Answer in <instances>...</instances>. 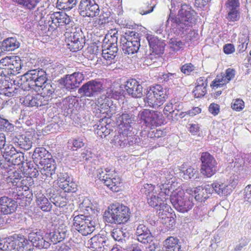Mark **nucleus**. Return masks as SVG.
Here are the masks:
<instances>
[{
    "label": "nucleus",
    "mask_w": 251,
    "mask_h": 251,
    "mask_svg": "<svg viewBox=\"0 0 251 251\" xmlns=\"http://www.w3.org/2000/svg\"><path fill=\"white\" fill-rule=\"evenodd\" d=\"M76 185L75 183L71 181V179L64 183H59V187L63 189L65 192H75Z\"/></svg>",
    "instance_id": "57"
},
{
    "label": "nucleus",
    "mask_w": 251,
    "mask_h": 251,
    "mask_svg": "<svg viewBox=\"0 0 251 251\" xmlns=\"http://www.w3.org/2000/svg\"><path fill=\"white\" fill-rule=\"evenodd\" d=\"M99 0H80L78 10L83 17H94L98 16L100 10Z\"/></svg>",
    "instance_id": "9"
},
{
    "label": "nucleus",
    "mask_w": 251,
    "mask_h": 251,
    "mask_svg": "<svg viewBox=\"0 0 251 251\" xmlns=\"http://www.w3.org/2000/svg\"><path fill=\"white\" fill-rule=\"evenodd\" d=\"M130 209L119 203L110 204L105 210L103 219L106 223L121 225L126 223L130 217Z\"/></svg>",
    "instance_id": "3"
},
{
    "label": "nucleus",
    "mask_w": 251,
    "mask_h": 251,
    "mask_svg": "<svg viewBox=\"0 0 251 251\" xmlns=\"http://www.w3.org/2000/svg\"><path fill=\"white\" fill-rule=\"evenodd\" d=\"M161 55H157L156 52L151 51L150 54H148L146 57L144 62L146 65H151L152 63L156 62L157 60L159 58Z\"/></svg>",
    "instance_id": "60"
},
{
    "label": "nucleus",
    "mask_w": 251,
    "mask_h": 251,
    "mask_svg": "<svg viewBox=\"0 0 251 251\" xmlns=\"http://www.w3.org/2000/svg\"><path fill=\"white\" fill-rule=\"evenodd\" d=\"M77 0H57V6L59 9L70 10L76 5Z\"/></svg>",
    "instance_id": "47"
},
{
    "label": "nucleus",
    "mask_w": 251,
    "mask_h": 251,
    "mask_svg": "<svg viewBox=\"0 0 251 251\" xmlns=\"http://www.w3.org/2000/svg\"><path fill=\"white\" fill-rule=\"evenodd\" d=\"M211 194L215 191L216 193L220 196H227L231 192V189H229L228 186L224 183L220 182H215L210 185Z\"/></svg>",
    "instance_id": "31"
},
{
    "label": "nucleus",
    "mask_w": 251,
    "mask_h": 251,
    "mask_svg": "<svg viewBox=\"0 0 251 251\" xmlns=\"http://www.w3.org/2000/svg\"><path fill=\"white\" fill-rule=\"evenodd\" d=\"M68 228L64 225H59L52 231L46 234V238L53 244H56L64 239L68 235Z\"/></svg>",
    "instance_id": "19"
},
{
    "label": "nucleus",
    "mask_w": 251,
    "mask_h": 251,
    "mask_svg": "<svg viewBox=\"0 0 251 251\" xmlns=\"http://www.w3.org/2000/svg\"><path fill=\"white\" fill-rule=\"evenodd\" d=\"M50 201L56 206L59 207H63L66 205V200L65 197L57 194V195H53L50 198Z\"/></svg>",
    "instance_id": "51"
},
{
    "label": "nucleus",
    "mask_w": 251,
    "mask_h": 251,
    "mask_svg": "<svg viewBox=\"0 0 251 251\" xmlns=\"http://www.w3.org/2000/svg\"><path fill=\"white\" fill-rule=\"evenodd\" d=\"M123 85L119 86L118 87H110L107 90L106 97L111 98L115 99H118L121 96L124 92Z\"/></svg>",
    "instance_id": "41"
},
{
    "label": "nucleus",
    "mask_w": 251,
    "mask_h": 251,
    "mask_svg": "<svg viewBox=\"0 0 251 251\" xmlns=\"http://www.w3.org/2000/svg\"><path fill=\"white\" fill-rule=\"evenodd\" d=\"M169 196L174 208L180 212H187L194 206L192 197L187 198L182 190L173 191Z\"/></svg>",
    "instance_id": "5"
},
{
    "label": "nucleus",
    "mask_w": 251,
    "mask_h": 251,
    "mask_svg": "<svg viewBox=\"0 0 251 251\" xmlns=\"http://www.w3.org/2000/svg\"><path fill=\"white\" fill-rule=\"evenodd\" d=\"M14 130V126L8 120L0 115V131L11 132Z\"/></svg>",
    "instance_id": "46"
},
{
    "label": "nucleus",
    "mask_w": 251,
    "mask_h": 251,
    "mask_svg": "<svg viewBox=\"0 0 251 251\" xmlns=\"http://www.w3.org/2000/svg\"><path fill=\"white\" fill-rule=\"evenodd\" d=\"M17 201L7 196L0 198V214L8 215L14 213L17 208Z\"/></svg>",
    "instance_id": "18"
},
{
    "label": "nucleus",
    "mask_w": 251,
    "mask_h": 251,
    "mask_svg": "<svg viewBox=\"0 0 251 251\" xmlns=\"http://www.w3.org/2000/svg\"><path fill=\"white\" fill-rule=\"evenodd\" d=\"M51 154L44 148H36L33 153L32 158L35 163L40 164V161L50 157Z\"/></svg>",
    "instance_id": "36"
},
{
    "label": "nucleus",
    "mask_w": 251,
    "mask_h": 251,
    "mask_svg": "<svg viewBox=\"0 0 251 251\" xmlns=\"http://www.w3.org/2000/svg\"><path fill=\"white\" fill-rule=\"evenodd\" d=\"M18 4L23 5L25 8L31 10L34 9L41 0H12Z\"/></svg>",
    "instance_id": "54"
},
{
    "label": "nucleus",
    "mask_w": 251,
    "mask_h": 251,
    "mask_svg": "<svg viewBox=\"0 0 251 251\" xmlns=\"http://www.w3.org/2000/svg\"><path fill=\"white\" fill-rule=\"evenodd\" d=\"M2 47L5 51H13L20 46V42L16 37L7 38L3 40Z\"/></svg>",
    "instance_id": "35"
},
{
    "label": "nucleus",
    "mask_w": 251,
    "mask_h": 251,
    "mask_svg": "<svg viewBox=\"0 0 251 251\" xmlns=\"http://www.w3.org/2000/svg\"><path fill=\"white\" fill-rule=\"evenodd\" d=\"M33 250L34 248L29 240L22 239V241H19L17 251H33Z\"/></svg>",
    "instance_id": "50"
},
{
    "label": "nucleus",
    "mask_w": 251,
    "mask_h": 251,
    "mask_svg": "<svg viewBox=\"0 0 251 251\" xmlns=\"http://www.w3.org/2000/svg\"><path fill=\"white\" fill-rule=\"evenodd\" d=\"M201 171L204 176L210 177L217 171V162L214 157L207 152H202L201 156Z\"/></svg>",
    "instance_id": "10"
},
{
    "label": "nucleus",
    "mask_w": 251,
    "mask_h": 251,
    "mask_svg": "<svg viewBox=\"0 0 251 251\" xmlns=\"http://www.w3.org/2000/svg\"><path fill=\"white\" fill-rule=\"evenodd\" d=\"M36 203L44 211H49L51 208V205L48 199L42 193L36 195Z\"/></svg>",
    "instance_id": "38"
},
{
    "label": "nucleus",
    "mask_w": 251,
    "mask_h": 251,
    "mask_svg": "<svg viewBox=\"0 0 251 251\" xmlns=\"http://www.w3.org/2000/svg\"><path fill=\"white\" fill-rule=\"evenodd\" d=\"M206 87H201L199 86V85H196L194 90L193 91V93L194 94V96L196 98H201L205 95L206 93Z\"/></svg>",
    "instance_id": "62"
},
{
    "label": "nucleus",
    "mask_w": 251,
    "mask_h": 251,
    "mask_svg": "<svg viewBox=\"0 0 251 251\" xmlns=\"http://www.w3.org/2000/svg\"><path fill=\"white\" fill-rule=\"evenodd\" d=\"M231 107L233 109L239 111L244 108V102L239 99L233 100L231 103Z\"/></svg>",
    "instance_id": "61"
},
{
    "label": "nucleus",
    "mask_w": 251,
    "mask_h": 251,
    "mask_svg": "<svg viewBox=\"0 0 251 251\" xmlns=\"http://www.w3.org/2000/svg\"><path fill=\"white\" fill-rule=\"evenodd\" d=\"M126 132H127V131L126 130L122 132L118 131V132L115 133L113 138L111 140V143L114 144L116 146L120 147L123 140H125Z\"/></svg>",
    "instance_id": "52"
},
{
    "label": "nucleus",
    "mask_w": 251,
    "mask_h": 251,
    "mask_svg": "<svg viewBox=\"0 0 251 251\" xmlns=\"http://www.w3.org/2000/svg\"><path fill=\"white\" fill-rule=\"evenodd\" d=\"M162 115L158 111L144 109L139 114L140 119L147 126H155L161 122Z\"/></svg>",
    "instance_id": "14"
},
{
    "label": "nucleus",
    "mask_w": 251,
    "mask_h": 251,
    "mask_svg": "<svg viewBox=\"0 0 251 251\" xmlns=\"http://www.w3.org/2000/svg\"><path fill=\"white\" fill-rule=\"evenodd\" d=\"M181 173L183 174L184 178L185 179H196L199 178V172L193 167H190L186 170L182 171Z\"/></svg>",
    "instance_id": "49"
},
{
    "label": "nucleus",
    "mask_w": 251,
    "mask_h": 251,
    "mask_svg": "<svg viewBox=\"0 0 251 251\" xmlns=\"http://www.w3.org/2000/svg\"><path fill=\"white\" fill-rule=\"evenodd\" d=\"M108 241L107 237L100 234L96 235L88 241V247L94 250L101 251V249H105L108 246Z\"/></svg>",
    "instance_id": "20"
},
{
    "label": "nucleus",
    "mask_w": 251,
    "mask_h": 251,
    "mask_svg": "<svg viewBox=\"0 0 251 251\" xmlns=\"http://www.w3.org/2000/svg\"><path fill=\"white\" fill-rule=\"evenodd\" d=\"M125 140H123L120 147L124 148L126 146H131L136 143L137 140V137L134 135H128L127 132H126V136H125Z\"/></svg>",
    "instance_id": "59"
},
{
    "label": "nucleus",
    "mask_w": 251,
    "mask_h": 251,
    "mask_svg": "<svg viewBox=\"0 0 251 251\" xmlns=\"http://www.w3.org/2000/svg\"><path fill=\"white\" fill-rule=\"evenodd\" d=\"M84 72H75L71 75H66L58 80L57 82L61 88L71 91L78 88L84 80Z\"/></svg>",
    "instance_id": "7"
},
{
    "label": "nucleus",
    "mask_w": 251,
    "mask_h": 251,
    "mask_svg": "<svg viewBox=\"0 0 251 251\" xmlns=\"http://www.w3.org/2000/svg\"><path fill=\"white\" fill-rule=\"evenodd\" d=\"M0 94L11 97L18 95H21V89L13 86L9 83V80L6 79L0 80Z\"/></svg>",
    "instance_id": "26"
},
{
    "label": "nucleus",
    "mask_w": 251,
    "mask_h": 251,
    "mask_svg": "<svg viewBox=\"0 0 251 251\" xmlns=\"http://www.w3.org/2000/svg\"><path fill=\"white\" fill-rule=\"evenodd\" d=\"M98 177L112 191L119 192L120 190L121 179L119 176L110 174H106L102 169L98 170Z\"/></svg>",
    "instance_id": "12"
},
{
    "label": "nucleus",
    "mask_w": 251,
    "mask_h": 251,
    "mask_svg": "<svg viewBox=\"0 0 251 251\" xmlns=\"http://www.w3.org/2000/svg\"><path fill=\"white\" fill-rule=\"evenodd\" d=\"M228 9V14L226 19L229 21L235 22L240 19V12L239 8H227Z\"/></svg>",
    "instance_id": "55"
},
{
    "label": "nucleus",
    "mask_w": 251,
    "mask_h": 251,
    "mask_svg": "<svg viewBox=\"0 0 251 251\" xmlns=\"http://www.w3.org/2000/svg\"><path fill=\"white\" fill-rule=\"evenodd\" d=\"M28 239L32 244L33 247L41 249H48L50 243L49 241H47L39 232H31L28 234Z\"/></svg>",
    "instance_id": "23"
},
{
    "label": "nucleus",
    "mask_w": 251,
    "mask_h": 251,
    "mask_svg": "<svg viewBox=\"0 0 251 251\" xmlns=\"http://www.w3.org/2000/svg\"><path fill=\"white\" fill-rule=\"evenodd\" d=\"M151 51L156 52L157 55H162L164 53L165 43L157 37L148 34L147 36Z\"/></svg>",
    "instance_id": "27"
},
{
    "label": "nucleus",
    "mask_w": 251,
    "mask_h": 251,
    "mask_svg": "<svg viewBox=\"0 0 251 251\" xmlns=\"http://www.w3.org/2000/svg\"><path fill=\"white\" fill-rule=\"evenodd\" d=\"M16 146L19 147L24 150H28L32 147V141L30 139L25 135H19L13 139Z\"/></svg>",
    "instance_id": "32"
},
{
    "label": "nucleus",
    "mask_w": 251,
    "mask_h": 251,
    "mask_svg": "<svg viewBox=\"0 0 251 251\" xmlns=\"http://www.w3.org/2000/svg\"><path fill=\"white\" fill-rule=\"evenodd\" d=\"M135 116L131 112H125L123 113L119 117V120L121 121V124L123 125L126 128L131 127L132 124L135 122Z\"/></svg>",
    "instance_id": "39"
},
{
    "label": "nucleus",
    "mask_w": 251,
    "mask_h": 251,
    "mask_svg": "<svg viewBox=\"0 0 251 251\" xmlns=\"http://www.w3.org/2000/svg\"><path fill=\"white\" fill-rule=\"evenodd\" d=\"M68 143V147L73 151H76L77 149L81 148L84 145L83 139L81 138L70 140Z\"/></svg>",
    "instance_id": "53"
},
{
    "label": "nucleus",
    "mask_w": 251,
    "mask_h": 251,
    "mask_svg": "<svg viewBox=\"0 0 251 251\" xmlns=\"http://www.w3.org/2000/svg\"><path fill=\"white\" fill-rule=\"evenodd\" d=\"M166 251H181L179 240L174 237H169L164 242Z\"/></svg>",
    "instance_id": "33"
},
{
    "label": "nucleus",
    "mask_w": 251,
    "mask_h": 251,
    "mask_svg": "<svg viewBox=\"0 0 251 251\" xmlns=\"http://www.w3.org/2000/svg\"><path fill=\"white\" fill-rule=\"evenodd\" d=\"M1 151V154L4 157L5 160L8 161V159H11L13 156L17 154L18 151L11 144H5L4 147Z\"/></svg>",
    "instance_id": "42"
},
{
    "label": "nucleus",
    "mask_w": 251,
    "mask_h": 251,
    "mask_svg": "<svg viewBox=\"0 0 251 251\" xmlns=\"http://www.w3.org/2000/svg\"><path fill=\"white\" fill-rule=\"evenodd\" d=\"M123 86L127 93L132 97L140 98L143 96V87L136 79H128Z\"/></svg>",
    "instance_id": "15"
},
{
    "label": "nucleus",
    "mask_w": 251,
    "mask_h": 251,
    "mask_svg": "<svg viewBox=\"0 0 251 251\" xmlns=\"http://www.w3.org/2000/svg\"><path fill=\"white\" fill-rule=\"evenodd\" d=\"M210 185H205L204 186H200L193 189H188L186 191L188 193L195 197L196 201H204L211 194Z\"/></svg>",
    "instance_id": "16"
},
{
    "label": "nucleus",
    "mask_w": 251,
    "mask_h": 251,
    "mask_svg": "<svg viewBox=\"0 0 251 251\" xmlns=\"http://www.w3.org/2000/svg\"><path fill=\"white\" fill-rule=\"evenodd\" d=\"M8 161L11 162L14 165H23L25 162L24 153L21 151H18L11 159H8Z\"/></svg>",
    "instance_id": "56"
},
{
    "label": "nucleus",
    "mask_w": 251,
    "mask_h": 251,
    "mask_svg": "<svg viewBox=\"0 0 251 251\" xmlns=\"http://www.w3.org/2000/svg\"><path fill=\"white\" fill-rule=\"evenodd\" d=\"M87 201L89 203L88 200L84 201L81 204V207H85L88 215L83 214L78 215L73 218V226L75 230H77L83 236L91 234L95 230L96 223L92 213H95V210L89 206L86 205Z\"/></svg>",
    "instance_id": "2"
},
{
    "label": "nucleus",
    "mask_w": 251,
    "mask_h": 251,
    "mask_svg": "<svg viewBox=\"0 0 251 251\" xmlns=\"http://www.w3.org/2000/svg\"><path fill=\"white\" fill-rule=\"evenodd\" d=\"M110 235L114 240L119 242L122 248H127L126 241L129 239V233L122 228H115L111 231Z\"/></svg>",
    "instance_id": "25"
},
{
    "label": "nucleus",
    "mask_w": 251,
    "mask_h": 251,
    "mask_svg": "<svg viewBox=\"0 0 251 251\" xmlns=\"http://www.w3.org/2000/svg\"><path fill=\"white\" fill-rule=\"evenodd\" d=\"M25 73L20 77H17L15 79H11L9 81V83L11 84L13 87H16L21 89V94L24 91L29 90L27 81L25 77Z\"/></svg>",
    "instance_id": "34"
},
{
    "label": "nucleus",
    "mask_w": 251,
    "mask_h": 251,
    "mask_svg": "<svg viewBox=\"0 0 251 251\" xmlns=\"http://www.w3.org/2000/svg\"><path fill=\"white\" fill-rule=\"evenodd\" d=\"M102 82L92 79L84 83L78 90V93L84 97L93 98L98 96L103 91Z\"/></svg>",
    "instance_id": "8"
},
{
    "label": "nucleus",
    "mask_w": 251,
    "mask_h": 251,
    "mask_svg": "<svg viewBox=\"0 0 251 251\" xmlns=\"http://www.w3.org/2000/svg\"><path fill=\"white\" fill-rule=\"evenodd\" d=\"M107 119L102 118L100 120V124L97 125L98 134L102 133L105 136L111 133V130L109 128L110 126L108 124L103 125L102 122L107 123Z\"/></svg>",
    "instance_id": "48"
},
{
    "label": "nucleus",
    "mask_w": 251,
    "mask_h": 251,
    "mask_svg": "<svg viewBox=\"0 0 251 251\" xmlns=\"http://www.w3.org/2000/svg\"><path fill=\"white\" fill-rule=\"evenodd\" d=\"M55 85L50 83H47L44 84L42 88V92L40 95L42 96L44 100H47V104L49 101H51L52 99H55L57 95L55 92Z\"/></svg>",
    "instance_id": "30"
},
{
    "label": "nucleus",
    "mask_w": 251,
    "mask_h": 251,
    "mask_svg": "<svg viewBox=\"0 0 251 251\" xmlns=\"http://www.w3.org/2000/svg\"><path fill=\"white\" fill-rule=\"evenodd\" d=\"M155 5L156 4L153 3L152 0H150L142 4L141 6L138 9V12L142 15L148 14L153 11Z\"/></svg>",
    "instance_id": "43"
},
{
    "label": "nucleus",
    "mask_w": 251,
    "mask_h": 251,
    "mask_svg": "<svg viewBox=\"0 0 251 251\" xmlns=\"http://www.w3.org/2000/svg\"><path fill=\"white\" fill-rule=\"evenodd\" d=\"M29 90L35 89L36 87H42L48 82L46 70L42 68L31 69L25 73Z\"/></svg>",
    "instance_id": "6"
},
{
    "label": "nucleus",
    "mask_w": 251,
    "mask_h": 251,
    "mask_svg": "<svg viewBox=\"0 0 251 251\" xmlns=\"http://www.w3.org/2000/svg\"><path fill=\"white\" fill-rule=\"evenodd\" d=\"M196 13L187 5H183L179 9L177 16L173 17L171 14L166 21L168 26L171 22V26L173 31L176 34H187L190 27L196 22Z\"/></svg>",
    "instance_id": "1"
},
{
    "label": "nucleus",
    "mask_w": 251,
    "mask_h": 251,
    "mask_svg": "<svg viewBox=\"0 0 251 251\" xmlns=\"http://www.w3.org/2000/svg\"><path fill=\"white\" fill-rule=\"evenodd\" d=\"M10 63V70L11 71L12 74L15 75L20 73L23 67L22 60L20 57L18 56L9 57Z\"/></svg>",
    "instance_id": "37"
},
{
    "label": "nucleus",
    "mask_w": 251,
    "mask_h": 251,
    "mask_svg": "<svg viewBox=\"0 0 251 251\" xmlns=\"http://www.w3.org/2000/svg\"><path fill=\"white\" fill-rule=\"evenodd\" d=\"M38 169L43 175H45L47 177H50L52 179L56 178L55 173V170L56 169L55 165H50V167H38Z\"/></svg>",
    "instance_id": "45"
},
{
    "label": "nucleus",
    "mask_w": 251,
    "mask_h": 251,
    "mask_svg": "<svg viewBox=\"0 0 251 251\" xmlns=\"http://www.w3.org/2000/svg\"><path fill=\"white\" fill-rule=\"evenodd\" d=\"M52 22L53 24L60 25H72V21L70 17L65 13L63 12H56L50 14L49 23Z\"/></svg>",
    "instance_id": "28"
},
{
    "label": "nucleus",
    "mask_w": 251,
    "mask_h": 251,
    "mask_svg": "<svg viewBox=\"0 0 251 251\" xmlns=\"http://www.w3.org/2000/svg\"><path fill=\"white\" fill-rule=\"evenodd\" d=\"M9 62V57L7 56L0 60V75L6 76L12 74Z\"/></svg>",
    "instance_id": "44"
},
{
    "label": "nucleus",
    "mask_w": 251,
    "mask_h": 251,
    "mask_svg": "<svg viewBox=\"0 0 251 251\" xmlns=\"http://www.w3.org/2000/svg\"><path fill=\"white\" fill-rule=\"evenodd\" d=\"M23 102L25 105L30 107L47 105V100H44L42 96L33 92L28 93L24 98Z\"/></svg>",
    "instance_id": "24"
},
{
    "label": "nucleus",
    "mask_w": 251,
    "mask_h": 251,
    "mask_svg": "<svg viewBox=\"0 0 251 251\" xmlns=\"http://www.w3.org/2000/svg\"><path fill=\"white\" fill-rule=\"evenodd\" d=\"M85 44V40L82 34L78 32L72 33L68 39L67 45L71 50L76 51L81 50Z\"/></svg>",
    "instance_id": "22"
},
{
    "label": "nucleus",
    "mask_w": 251,
    "mask_h": 251,
    "mask_svg": "<svg viewBox=\"0 0 251 251\" xmlns=\"http://www.w3.org/2000/svg\"><path fill=\"white\" fill-rule=\"evenodd\" d=\"M167 98V89L158 84L150 87L147 92L144 102L150 107L158 108L163 104Z\"/></svg>",
    "instance_id": "4"
},
{
    "label": "nucleus",
    "mask_w": 251,
    "mask_h": 251,
    "mask_svg": "<svg viewBox=\"0 0 251 251\" xmlns=\"http://www.w3.org/2000/svg\"><path fill=\"white\" fill-rule=\"evenodd\" d=\"M235 75V71L234 69L228 68L226 70L225 76H223L222 78H216L212 81L211 86L213 88L222 87L233 78Z\"/></svg>",
    "instance_id": "29"
},
{
    "label": "nucleus",
    "mask_w": 251,
    "mask_h": 251,
    "mask_svg": "<svg viewBox=\"0 0 251 251\" xmlns=\"http://www.w3.org/2000/svg\"><path fill=\"white\" fill-rule=\"evenodd\" d=\"M118 32H114L113 35L110 36L107 35L108 38L107 46H110L113 47L115 45L116 47H118L117 42H118Z\"/></svg>",
    "instance_id": "63"
},
{
    "label": "nucleus",
    "mask_w": 251,
    "mask_h": 251,
    "mask_svg": "<svg viewBox=\"0 0 251 251\" xmlns=\"http://www.w3.org/2000/svg\"><path fill=\"white\" fill-rule=\"evenodd\" d=\"M168 196H163V197H158L152 194L150 198H148L147 201L149 204L160 211H167L169 209V206L165 202L166 200L168 199ZM161 212H159L160 214Z\"/></svg>",
    "instance_id": "21"
},
{
    "label": "nucleus",
    "mask_w": 251,
    "mask_h": 251,
    "mask_svg": "<svg viewBox=\"0 0 251 251\" xmlns=\"http://www.w3.org/2000/svg\"><path fill=\"white\" fill-rule=\"evenodd\" d=\"M173 176V174H171L167 169H164L159 173L158 177L160 182L157 185V187L160 189V192L159 193V196L162 197L163 196H169L172 192L169 189L168 185L169 183L173 182V181L171 180Z\"/></svg>",
    "instance_id": "13"
},
{
    "label": "nucleus",
    "mask_w": 251,
    "mask_h": 251,
    "mask_svg": "<svg viewBox=\"0 0 251 251\" xmlns=\"http://www.w3.org/2000/svg\"><path fill=\"white\" fill-rule=\"evenodd\" d=\"M135 235L137 240L144 244L151 243L154 240V237L148 227L143 224H140L137 226Z\"/></svg>",
    "instance_id": "17"
},
{
    "label": "nucleus",
    "mask_w": 251,
    "mask_h": 251,
    "mask_svg": "<svg viewBox=\"0 0 251 251\" xmlns=\"http://www.w3.org/2000/svg\"><path fill=\"white\" fill-rule=\"evenodd\" d=\"M5 251L17 250L19 240H13L12 238H5Z\"/></svg>",
    "instance_id": "58"
},
{
    "label": "nucleus",
    "mask_w": 251,
    "mask_h": 251,
    "mask_svg": "<svg viewBox=\"0 0 251 251\" xmlns=\"http://www.w3.org/2000/svg\"><path fill=\"white\" fill-rule=\"evenodd\" d=\"M195 68V67L192 64L186 63L181 66L180 68V70L182 73L185 75H188L190 74L191 72L194 70Z\"/></svg>",
    "instance_id": "64"
},
{
    "label": "nucleus",
    "mask_w": 251,
    "mask_h": 251,
    "mask_svg": "<svg viewBox=\"0 0 251 251\" xmlns=\"http://www.w3.org/2000/svg\"><path fill=\"white\" fill-rule=\"evenodd\" d=\"M118 49L115 45L113 47L107 46L106 49L102 50L103 57L107 60H114L117 55Z\"/></svg>",
    "instance_id": "40"
},
{
    "label": "nucleus",
    "mask_w": 251,
    "mask_h": 251,
    "mask_svg": "<svg viewBox=\"0 0 251 251\" xmlns=\"http://www.w3.org/2000/svg\"><path fill=\"white\" fill-rule=\"evenodd\" d=\"M139 34L133 33V35L121 39V46L124 53L133 54L137 52L140 47Z\"/></svg>",
    "instance_id": "11"
}]
</instances>
